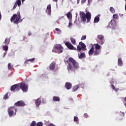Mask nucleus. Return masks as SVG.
<instances>
[{
	"mask_svg": "<svg viewBox=\"0 0 126 126\" xmlns=\"http://www.w3.org/2000/svg\"><path fill=\"white\" fill-rule=\"evenodd\" d=\"M68 64L67 69L68 71H72L73 69H78L79 68V64L73 58L70 57L66 60Z\"/></svg>",
	"mask_w": 126,
	"mask_h": 126,
	"instance_id": "obj_1",
	"label": "nucleus"
},
{
	"mask_svg": "<svg viewBox=\"0 0 126 126\" xmlns=\"http://www.w3.org/2000/svg\"><path fill=\"white\" fill-rule=\"evenodd\" d=\"M101 45H99L98 43L94 44L92 46L90 50L89 51L88 54L90 57L92 56H98L100 55L101 53Z\"/></svg>",
	"mask_w": 126,
	"mask_h": 126,
	"instance_id": "obj_2",
	"label": "nucleus"
},
{
	"mask_svg": "<svg viewBox=\"0 0 126 126\" xmlns=\"http://www.w3.org/2000/svg\"><path fill=\"white\" fill-rule=\"evenodd\" d=\"M80 16L83 22H86V19L88 23L91 20V13L90 12H87L86 14L84 12H80Z\"/></svg>",
	"mask_w": 126,
	"mask_h": 126,
	"instance_id": "obj_3",
	"label": "nucleus"
},
{
	"mask_svg": "<svg viewBox=\"0 0 126 126\" xmlns=\"http://www.w3.org/2000/svg\"><path fill=\"white\" fill-rule=\"evenodd\" d=\"M10 21L13 22L15 24H18L20 22H22L21 20V16L20 15V12L18 11L17 14H14L10 18Z\"/></svg>",
	"mask_w": 126,
	"mask_h": 126,
	"instance_id": "obj_4",
	"label": "nucleus"
},
{
	"mask_svg": "<svg viewBox=\"0 0 126 126\" xmlns=\"http://www.w3.org/2000/svg\"><path fill=\"white\" fill-rule=\"evenodd\" d=\"M9 117H12L14 115H16V112H17V109L15 106L10 107L7 109Z\"/></svg>",
	"mask_w": 126,
	"mask_h": 126,
	"instance_id": "obj_5",
	"label": "nucleus"
},
{
	"mask_svg": "<svg viewBox=\"0 0 126 126\" xmlns=\"http://www.w3.org/2000/svg\"><path fill=\"white\" fill-rule=\"evenodd\" d=\"M77 50L78 52H81V51H86V45L82 41L79 43V45L77 46Z\"/></svg>",
	"mask_w": 126,
	"mask_h": 126,
	"instance_id": "obj_6",
	"label": "nucleus"
},
{
	"mask_svg": "<svg viewBox=\"0 0 126 126\" xmlns=\"http://www.w3.org/2000/svg\"><path fill=\"white\" fill-rule=\"evenodd\" d=\"M19 90L21 89L23 92H27L28 91V86L24 83L19 84Z\"/></svg>",
	"mask_w": 126,
	"mask_h": 126,
	"instance_id": "obj_7",
	"label": "nucleus"
},
{
	"mask_svg": "<svg viewBox=\"0 0 126 126\" xmlns=\"http://www.w3.org/2000/svg\"><path fill=\"white\" fill-rule=\"evenodd\" d=\"M56 53L61 54L63 52V48L61 44H57L54 46Z\"/></svg>",
	"mask_w": 126,
	"mask_h": 126,
	"instance_id": "obj_8",
	"label": "nucleus"
},
{
	"mask_svg": "<svg viewBox=\"0 0 126 126\" xmlns=\"http://www.w3.org/2000/svg\"><path fill=\"white\" fill-rule=\"evenodd\" d=\"M117 24V22L115 20H111V21L109 23L107 28H111L113 30H116V25Z\"/></svg>",
	"mask_w": 126,
	"mask_h": 126,
	"instance_id": "obj_9",
	"label": "nucleus"
},
{
	"mask_svg": "<svg viewBox=\"0 0 126 126\" xmlns=\"http://www.w3.org/2000/svg\"><path fill=\"white\" fill-rule=\"evenodd\" d=\"M97 39H98V43L100 45H103L105 43V37L102 34H99L97 36Z\"/></svg>",
	"mask_w": 126,
	"mask_h": 126,
	"instance_id": "obj_10",
	"label": "nucleus"
},
{
	"mask_svg": "<svg viewBox=\"0 0 126 126\" xmlns=\"http://www.w3.org/2000/svg\"><path fill=\"white\" fill-rule=\"evenodd\" d=\"M65 45L69 50H74V51H76L77 50V49L74 47L70 42H66L65 43Z\"/></svg>",
	"mask_w": 126,
	"mask_h": 126,
	"instance_id": "obj_11",
	"label": "nucleus"
},
{
	"mask_svg": "<svg viewBox=\"0 0 126 126\" xmlns=\"http://www.w3.org/2000/svg\"><path fill=\"white\" fill-rule=\"evenodd\" d=\"M10 90L11 91H19V84H17L11 86Z\"/></svg>",
	"mask_w": 126,
	"mask_h": 126,
	"instance_id": "obj_12",
	"label": "nucleus"
},
{
	"mask_svg": "<svg viewBox=\"0 0 126 126\" xmlns=\"http://www.w3.org/2000/svg\"><path fill=\"white\" fill-rule=\"evenodd\" d=\"M14 105L16 106V107H24L26 104L25 102L23 101L19 100L16 102Z\"/></svg>",
	"mask_w": 126,
	"mask_h": 126,
	"instance_id": "obj_13",
	"label": "nucleus"
},
{
	"mask_svg": "<svg viewBox=\"0 0 126 126\" xmlns=\"http://www.w3.org/2000/svg\"><path fill=\"white\" fill-rule=\"evenodd\" d=\"M46 11V13H47L48 15H51V14L52 13V8L51 7V4H49L47 5Z\"/></svg>",
	"mask_w": 126,
	"mask_h": 126,
	"instance_id": "obj_14",
	"label": "nucleus"
},
{
	"mask_svg": "<svg viewBox=\"0 0 126 126\" xmlns=\"http://www.w3.org/2000/svg\"><path fill=\"white\" fill-rule=\"evenodd\" d=\"M55 65H56V62L53 61L49 65L50 69H51V70H54V69H55Z\"/></svg>",
	"mask_w": 126,
	"mask_h": 126,
	"instance_id": "obj_15",
	"label": "nucleus"
},
{
	"mask_svg": "<svg viewBox=\"0 0 126 126\" xmlns=\"http://www.w3.org/2000/svg\"><path fill=\"white\" fill-rule=\"evenodd\" d=\"M35 105L36 108H38L41 105V99L40 98H37L35 100Z\"/></svg>",
	"mask_w": 126,
	"mask_h": 126,
	"instance_id": "obj_16",
	"label": "nucleus"
},
{
	"mask_svg": "<svg viewBox=\"0 0 126 126\" xmlns=\"http://www.w3.org/2000/svg\"><path fill=\"white\" fill-rule=\"evenodd\" d=\"M65 86L67 90H69V89L71 88L72 85L70 83L66 82L65 84Z\"/></svg>",
	"mask_w": 126,
	"mask_h": 126,
	"instance_id": "obj_17",
	"label": "nucleus"
},
{
	"mask_svg": "<svg viewBox=\"0 0 126 126\" xmlns=\"http://www.w3.org/2000/svg\"><path fill=\"white\" fill-rule=\"evenodd\" d=\"M100 21V15L96 16L94 19V23H98Z\"/></svg>",
	"mask_w": 126,
	"mask_h": 126,
	"instance_id": "obj_18",
	"label": "nucleus"
},
{
	"mask_svg": "<svg viewBox=\"0 0 126 126\" xmlns=\"http://www.w3.org/2000/svg\"><path fill=\"white\" fill-rule=\"evenodd\" d=\"M10 42V38L7 37L5 38L4 43L5 44V45H6V46H8Z\"/></svg>",
	"mask_w": 126,
	"mask_h": 126,
	"instance_id": "obj_19",
	"label": "nucleus"
},
{
	"mask_svg": "<svg viewBox=\"0 0 126 126\" xmlns=\"http://www.w3.org/2000/svg\"><path fill=\"white\" fill-rule=\"evenodd\" d=\"M34 61H35V58H33L31 59L26 60L25 61V65H26V63H28V62H31V63H33V62H34Z\"/></svg>",
	"mask_w": 126,
	"mask_h": 126,
	"instance_id": "obj_20",
	"label": "nucleus"
},
{
	"mask_svg": "<svg viewBox=\"0 0 126 126\" xmlns=\"http://www.w3.org/2000/svg\"><path fill=\"white\" fill-rule=\"evenodd\" d=\"M118 65H119V66H123V61L121 58L118 59Z\"/></svg>",
	"mask_w": 126,
	"mask_h": 126,
	"instance_id": "obj_21",
	"label": "nucleus"
},
{
	"mask_svg": "<svg viewBox=\"0 0 126 126\" xmlns=\"http://www.w3.org/2000/svg\"><path fill=\"white\" fill-rule=\"evenodd\" d=\"M86 58V56L85 55V53H81L80 55L79 56V59H85Z\"/></svg>",
	"mask_w": 126,
	"mask_h": 126,
	"instance_id": "obj_22",
	"label": "nucleus"
},
{
	"mask_svg": "<svg viewBox=\"0 0 126 126\" xmlns=\"http://www.w3.org/2000/svg\"><path fill=\"white\" fill-rule=\"evenodd\" d=\"M53 101H55V102H60V98L59 96H53Z\"/></svg>",
	"mask_w": 126,
	"mask_h": 126,
	"instance_id": "obj_23",
	"label": "nucleus"
},
{
	"mask_svg": "<svg viewBox=\"0 0 126 126\" xmlns=\"http://www.w3.org/2000/svg\"><path fill=\"white\" fill-rule=\"evenodd\" d=\"M124 117H125V113H122L119 116V120L122 121L124 119Z\"/></svg>",
	"mask_w": 126,
	"mask_h": 126,
	"instance_id": "obj_24",
	"label": "nucleus"
},
{
	"mask_svg": "<svg viewBox=\"0 0 126 126\" xmlns=\"http://www.w3.org/2000/svg\"><path fill=\"white\" fill-rule=\"evenodd\" d=\"M8 66V70H10L13 68V65H12V64L11 63H9L7 65Z\"/></svg>",
	"mask_w": 126,
	"mask_h": 126,
	"instance_id": "obj_25",
	"label": "nucleus"
},
{
	"mask_svg": "<svg viewBox=\"0 0 126 126\" xmlns=\"http://www.w3.org/2000/svg\"><path fill=\"white\" fill-rule=\"evenodd\" d=\"M79 88V85H77L73 87L72 90L74 92L78 90Z\"/></svg>",
	"mask_w": 126,
	"mask_h": 126,
	"instance_id": "obj_26",
	"label": "nucleus"
},
{
	"mask_svg": "<svg viewBox=\"0 0 126 126\" xmlns=\"http://www.w3.org/2000/svg\"><path fill=\"white\" fill-rule=\"evenodd\" d=\"M55 30L56 31L57 34H58V35L62 34V31L60 29L56 28Z\"/></svg>",
	"mask_w": 126,
	"mask_h": 126,
	"instance_id": "obj_27",
	"label": "nucleus"
},
{
	"mask_svg": "<svg viewBox=\"0 0 126 126\" xmlns=\"http://www.w3.org/2000/svg\"><path fill=\"white\" fill-rule=\"evenodd\" d=\"M70 40H71V42L72 44L73 45H75V44L76 43V40H75V39L73 38H71Z\"/></svg>",
	"mask_w": 126,
	"mask_h": 126,
	"instance_id": "obj_28",
	"label": "nucleus"
},
{
	"mask_svg": "<svg viewBox=\"0 0 126 126\" xmlns=\"http://www.w3.org/2000/svg\"><path fill=\"white\" fill-rule=\"evenodd\" d=\"M2 49L3 51L6 52L8 50V46H7V45L3 46Z\"/></svg>",
	"mask_w": 126,
	"mask_h": 126,
	"instance_id": "obj_29",
	"label": "nucleus"
},
{
	"mask_svg": "<svg viewBox=\"0 0 126 126\" xmlns=\"http://www.w3.org/2000/svg\"><path fill=\"white\" fill-rule=\"evenodd\" d=\"M15 3H16L17 5H18V6H20L21 5V0H17Z\"/></svg>",
	"mask_w": 126,
	"mask_h": 126,
	"instance_id": "obj_30",
	"label": "nucleus"
},
{
	"mask_svg": "<svg viewBox=\"0 0 126 126\" xmlns=\"http://www.w3.org/2000/svg\"><path fill=\"white\" fill-rule=\"evenodd\" d=\"M66 16H67V18H68L69 19H70V18H71V13H70V12H69L66 14Z\"/></svg>",
	"mask_w": 126,
	"mask_h": 126,
	"instance_id": "obj_31",
	"label": "nucleus"
},
{
	"mask_svg": "<svg viewBox=\"0 0 126 126\" xmlns=\"http://www.w3.org/2000/svg\"><path fill=\"white\" fill-rule=\"evenodd\" d=\"M110 11L112 13H115V9L113 7H110Z\"/></svg>",
	"mask_w": 126,
	"mask_h": 126,
	"instance_id": "obj_32",
	"label": "nucleus"
},
{
	"mask_svg": "<svg viewBox=\"0 0 126 126\" xmlns=\"http://www.w3.org/2000/svg\"><path fill=\"white\" fill-rule=\"evenodd\" d=\"M3 99L4 100H6V99H8V93H6L3 96Z\"/></svg>",
	"mask_w": 126,
	"mask_h": 126,
	"instance_id": "obj_33",
	"label": "nucleus"
},
{
	"mask_svg": "<svg viewBox=\"0 0 126 126\" xmlns=\"http://www.w3.org/2000/svg\"><path fill=\"white\" fill-rule=\"evenodd\" d=\"M113 18H115V19H119V15H118L117 14H114Z\"/></svg>",
	"mask_w": 126,
	"mask_h": 126,
	"instance_id": "obj_34",
	"label": "nucleus"
},
{
	"mask_svg": "<svg viewBox=\"0 0 126 126\" xmlns=\"http://www.w3.org/2000/svg\"><path fill=\"white\" fill-rule=\"evenodd\" d=\"M79 120V119H78V117H76V116H74V121L75 122H76V123H77V122H78V121Z\"/></svg>",
	"mask_w": 126,
	"mask_h": 126,
	"instance_id": "obj_35",
	"label": "nucleus"
},
{
	"mask_svg": "<svg viewBox=\"0 0 126 126\" xmlns=\"http://www.w3.org/2000/svg\"><path fill=\"white\" fill-rule=\"evenodd\" d=\"M30 126H36V122H35L34 121H32L31 124Z\"/></svg>",
	"mask_w": 126,
	"mask_h": 126,
	"instance_id": "obj_36",
	"label": "nucleus"
},
{
	"mask_svg": "<svg viewBox=\"0 0 126 126\" xmlns=\"http://www.w3.org/2000/svg\"><path fill=\"white\" fill-rule=\"evenodd\" d=\"M36 126H43V123L38 122L36 124Z\"/></svg>",
	"mask_w": 126,
	"mask_h": 126,
	"instance_id": "obj_37",
	"label": "nucleus"
},
{
	"mask_svg": "<svg viewBox=\"0 0 126 126\" xmlns=\"http://www.w3.org/2000/svg\"><path fill=\"white\" fill-rule=\"evenodd\" d=\"M86 39V35H83L81 38V41H83V40H85Z\"/></svg>",
	"mask_w": 126,
	"mask_h": 126,
	"instance_id": "obj_38",
	"label": "nucleus"
},
{
	"mask_svg": "<svg viewBox=\"0 0 126 126\" xmlns=\"http://www.w3.org/2000/svg\"><path fill=\"white\" fill-rule=\"evenodd\" d=\"M86 2V0H81V4H83V3H85Z\"/></svg>",
	"mask_w": 126,
	"mask_h": 126,
	"instance_id": "obj_39",
	"label": "nucleus"
},
{
	"mask_svg": "<svg viewBox=\"0 0 126 126\" xmlns=\"http://www.w3.org/2000/svg\"><path fill=\"white\" fill-rule=\"evenodd\" d=\"M16 7H17V4H16V3H15L14 6L13 7V9H15V8H16Z\"/></svg>",
	"mask_w": 126,
	"mask_h": 126,
	"instance_id": "obj_40",
	"label": "nucleus"
},
{
	"mask_svg": "<svg viewBox=\"0 0 126 126\" xmlns=\"http://www.w3.org/2000/svg\"><path fill=\"white\" fill-rule=\"evenodd\" d=\"M84 117H85V118H88V114H87V113H85L84 114Z\"/></svg>",
	"mask_w": 126,
	"mask_h": 126,
	"instance_id": "obj_41",
	"label": "nucleus"
},
{
	"mask_svg": "<svg viewBox=\"0 0 126 126\" xmlns=\"http://www.w3.org/2000/svg\"><path fill=\"white\" fill-rule=\"evenodd\" d=\"M111 88H112V89H113V90H115V89L116 88V87H115V86H114V85H111Z\"/></svg>",
	"mask_w": 126,
	"mask_h": 126,
	"instance_id": "obj_42",
	"label": "nucleus"
},
{
	"mask_svg": "<svg viewBox=\"0 0 126 126\" xmlns=\"http://www.w3.org/2000/svg\"><path fill=\"white\" fill-rule=\"evenodd\" d=\"M71 26H72V23L69 22L68 24V27H71Z\"/></svg>",
	"mask_w": 126,
	"mask_h": 126,
	"instance_id": "obj_43",
	"label": "nucleus"
},
{
	"mask_svg": "<svg viewBox=\"0 0 126 126\" xmlns=\"http://www.w3.org/2000/svg\"><path fill=\"white\" fill-rule=\"evenodd\" d=\"M91 2H92V0H88V3L89 4H90Z\"/></svg>",
	"mask_w": 126,
	"mask_h": 126,
	"instance_id": "obj_44",
	"label": "nucleus"
},
{
	"mask_svg": "<svg viewBox=\"0 0 126 126\" xmlns=\"http://www.w3.org/2000/svg\"><path fill=\"white\" fill-rule=\"evenodd\" d=\"M31 35H32V32H28V36H31Z\"/></svg>",
	"mask_w": 126,
	"mask_h": 126,
	"instance_id": "obj_45",
	"label": "nucleus"
},
{
	"mask_svg": "<svg viewBox=\"0 0 126 126\" xmlns=\"http://www.w3.org/2000/svg\"><path fill=\"white\" fill-rule=\"evenodd\" d=\"M5 55H6V51H5V52L3 53V58H4V57H5Z\"/></svg>",
	"mask_w": 126,
	"mask_h": 126,
	"instance_id": "obj_46",
	"label": "nucleus"
},
{
	"mask_svg": "<svg viewBox=\"0 0 126 126\" xmlns=\"http://www.w3.org/2000/svg\"><path fill=\"white\" fill-rule=\"evenodd\" d=\"M80 2V0H77V4H78Z\"/></svg>",
	"mask_w": 126,
	"mask_h": 126,
	"instance_id": "obj_47",
	"label": "nucleus"
},
{
	"mask_svg": "<svg viewBox=\"0 0 126 126\" xmlns=\"http://www.w3.org/2000/svg\"><path fill=\"white\" fill-rule=\"evenodd\" d=\"M114 91H116V92L118 91V90H119V89H115V90H114Z\"/></svg>",
	"mask_w": 126,
	"mask_h": 126,
	"instance_id": "obj_48",
	"label": "nucleus"
},
{
	"mask_svg": "<svg viewBox=\"0 0 126 126\" xmlns=\"http://www.w3.org/2000/svg\"><path fill=\"white\" fill-rule=\"evenodd\" d=\"M1 20V14L0 13V20Z\"/></svg>",
	"mask_w": 126,
	"mask_h": 126,
	"instance_id": "obj_49",
	"label": "nucleus"
},
{
	"mask_svg": "<svg viewBox=\"0 0 126 126\" xmlns=\"http://www.w3.org/2000/svg\"><path fill=\"white\" fill-rule=\"evenodd\" d=\"M53 1H55V2H58V0H53Z\"/></svg>",
	"mask_w": 126,
	"mask_h": 126,
	"instance_id": "obj_50",
	"label": "nucleus"
},
{
	"mask_svg": "<svg viewBox=\"0 0 126 126\" xmlns=\"http://www.w3.org/2000/svg\"><path fill=\"white\" fill-rule=\"evenodd\" d=\"M25 1V0H22V2H24Z\"/></svg>",
	"mask_w": 126,
	"mask_h": 126,
	"instance_id": "obj_51",
	"label": "nucleus"
},
{
	"mask_svg": "<svg viewBox=\"0 0 126 126\" xmlns=\"http://www.w3.org/2000/svg\"><path fill=\"white\" fill-rule=\"evenodd\" d=\"M125 75H126V74H125Z\"/></svg>",
	"mask_w": 126,
	"mask_h": 126,
	"instance_id": "obj_52",
	"label": "nucleus"
},
{
	"mask_svg": "<svg viewBox=\"0 0 126 126\" xmlns=\"http://www.w3.org/2000/svg\"><path fill=\"white\" fill-rule=\"evenodd\" d=\"M126 1V0H125Z\"/></svg>",
	"mask_w": 126,
	"mask_h": 126,
	"instance_id": "obj_53",
	"label": "nucleus"
}]
</instances>
